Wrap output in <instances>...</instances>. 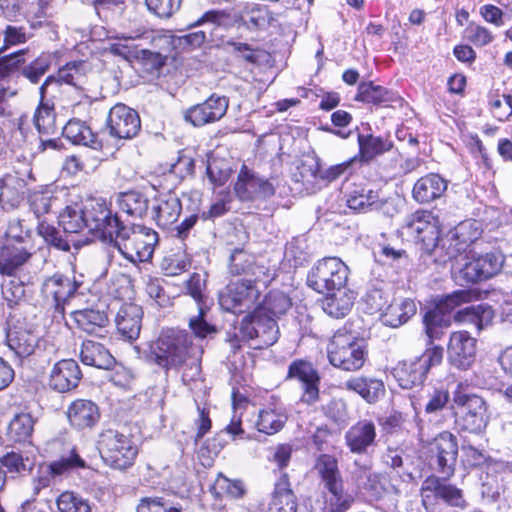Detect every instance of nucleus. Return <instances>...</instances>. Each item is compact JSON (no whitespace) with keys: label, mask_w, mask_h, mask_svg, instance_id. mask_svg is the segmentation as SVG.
<instances>
[{"label":"nucleus","mask_w":512,"mask_h":512,"mask_svg":"<svg viewBox=\"0 0 512 512\" xmlns=\"http://www.w3.org/2000/svg\"><path fill=\"white\" fill-rule=\"evenodd\" d=\"M348 266L339 257H324L318 260L307 276V284L321 294L343 289L348 281Z\"/></svg>","instance_id":"0eeeda50"},{"label":"nucleus","mask_w":512,"mask_h":512,"mask_svg":"<svg viewBox=\"0 0 512 512\" xmlns=\"http://www.w3.org/2000/svg\"><path fill=\"white\" fill-rule=\"evenodd\" d=\"M240 332L243 337L256 340L257 348L272 346L279 338V327L274 318H269L254 308L253 312L243 318Z\"/></svg>","instance_id":"4468645a"},{"label":"nucleus","mask_w":512,"mask_h":512,"mask_svg":"<svg viewBox=\"0 0 512 512\" xmlns=\"http://www.w3.org/2000/svg\"><path fill=\"white\" fill-rule=\"evenodd\" d=\"M345 388L360 395L367 403H376L385 394L382 380L371 377H354L345 382Z\"/></svg>","instance_id":"2f4dec72"},{"label":"nucleus","mask_w":512,"mask_h":512,"mask_svg":"<svg viewBox=\"0 0 512 512\" xmlns=\"http://www.w3.org/2000/svg\"><path fill=\"white\" fill-rule=\"evenodd\" d=\"M405 228L408 233L416 239L422 246V249L431 254L438 247L440 227L438 218L428 210H417L406 218Z\"/></svg>","instance_id":"9b49d317"},{"label":"nucleus","mask_w":512,"mask_h":512,"mask_svg":"<svg viewBox=\"0 0 512 512\" xmlns=\"http://www.w3.org/2000/svg\"><path fill=\"white\" fill-rule=\"evenodd\" d=\"M274 20L272 13L264 5H253L246 10V24L250 28H263Z\"/></svg>","instance_id":"13d9d810"},{"label":"nucleus","mask_w":512,"mask_h":512,"mask_svg":"<svg viewBox=\"0 0 512 512\" xmlns=\"http://www.w3.org/2000/svg\"><path fill=\"white\" fill-rule=\"evenodd\" d=\"M389 294L385 292L381 287H371L369 288L364 297L363 302L366 305V310L370 314H374L382 311L387 302H388Z\"/></svg>","instance_id":"052dcab7"},{"label":"nucleus","mask_w":512,"mask_h":512,"mask_svg":"<svg viewBox=\"0 0 512 512\" xmlns=\"http://www.w3.org/2000/svg\"><path fill=\"white\" fill-rule=\"evenodd\" d=\"M503 263V256L494 252L466 256L463 264L452 268V277L460 286L474 284L497 275Z\"/></svg>","instance_id":"6e6552de"},{"label":"nucleus","mask_w":512,"mask_h":512,"mask_svg":"<svg viewBox=\"0 0 512 512\" xmlns=\"http://www.w3.org/2000/svg\"><path fill=\"white\" fill-rule=\"evenodd\" d=\"M428 372L419 357L400 361L392 369V375L404 389H411L424 382Z\"/></svg>","instance_id":"393cba45"},{"label":"nucleus","mask_w":512,"mask_h":512,"mask_svg":"<svg viewBox=\"0 0 512 512\" xmlns=\"http://www.w3.org/2000/svg\"><path fill=\"white\" fill-rule=\"evenodd\" d=\"M494 317V311L487 304H479L460 310L455 315L458 322H468L476 326L478 330H482L491 323Z\"/></svg>","instance_id":"79ce46f5"},{"label":"nucleus","mask_w":512,"mask_h":512,"mask_svg":"<svg viewBox=\"0 0 512 512\" xmlns=\"http://www.w3.org/2000/svg\"><path fill=\"white\" fill-rule=\"evenodd\" d=\"M107 127L111 136L118 139H131L139 133L141 120L134 109L118 103L109 111Z\"/></svg>","instance_id":"2eb2a0df"},{"label":"nucleus","mask_w":512,"mask_h":512,"mask_svg":"<svg viewBox=\"0 0 512 512\" xmlns=\"http://www.w3.org/2000/svg\"><path fill=\"white\" fill-rule=\"evenodd\" d=\"M376 425L372 420L362 419L354 423L345 433V444L353 454L363 455L376 444Z\"/></svg>","instance_id":"aec40b11"},{"label":"nucleus","mask_w":512,"mask_h":512,"mask_svg":"<svg viewBox=\"0 0 512 512\" xmlns=\"http://www.w3.org/2000/svg\"><path fill=\"white\" fill-rule=\"evenodd\" d=\"M352 305V297L343 289L326 294L325 299L322 301L324 312L334 318H341L347 315Z\"/></svg>","instance_id":"37998d69"},{"label":"nucleus","mask_w":512,"mask_h":512,"mask_svg":"<svg viewBox=\"0 0 512 512\" xmlns=\"http://www.w3.org/2000/svg\"><path fill=\"white\" fill-rule=\"evenodd\" d=\"M476 358V339L467 331H456L450 335L447 346L448 362L459 370H467Z\"/></svg>","instance_id":"dca6fc26"},{"label":"nucleus","mask_w":512,"mask_h":512,"mask_svg":"<svg viewBox=\"0 0 512 512\" xmlns=\"http://www.w3.org/2000/svg\"><path fill=\"white\" fill-rule=\"evenodd\" d=\"M35 421L28 413L17 414L8 427V437L15 443H30Z\"/></svg>","instance_id":"a18cd8bd"},{"label":"nucleus","mask_w":512,"mask_h":512,"mask_svg":"<svg viewBox=\"0 0 512 512\" xmlns=\"http://www.w3.org/2000/svg\"><path fill=\"white\" fill-rule=\"evenodd\" d=\"M87 467L86 461L79 455L76 448L63 453L57 460L51 461L45 468L38 470L33 478L34 495L49 487L56 478L67 476L71 472Z\"/></svg>","instance_id":"f8f14e48"},{"label":"nucleus","mask_w":512,"mask_h":512,"mask_svg":"<svg viewBox=\"0 0 512 512\" xmlns=\"http://www.w3.org/2000/svg\"><path fill=\"white\" fill-rule=\"evenodd\" d=\"M83 68L84 63L81 61L67 63L58 70L56 76L51 75L47 77L52 79V82L49 84V90L57 91L62 83L82 89L81 84L84 78Z\"/></svg>","instance_id":"c9c22d12"},{"label":"nucleus","mask_w":512,"mask_h":512,"mask_svg":"<svg viewBox=\"0 0 512 512\" xmlns=\"http://www.w3.org/2000/svg\"><path fill=\"white\" fill-rule=\"evenodd\" d=\"M59 224L67 234H78L85 231L88 233L83 205L74 204L67 206L59 215Z\"/></svg>","instance_id":"4c0bfd02"},{"label":"nucleus","mask_w":512,"mask_h":512,"mask_svg":"<svg viewBox=\"0 0 512 512\" xmlns=\"http://www.w3.org/2000/svg\"><path fill=\"white\" fill-rule=\"evenodd\" d=\"M229 101L225 96L213 94L201 104L189 108L184 115L187 122L200 127L219 121L227 112Z\"/></svg>","instance_id":"a211bd4d"},{"label":"nucleus","mask_w":512,"mask_h":512,"mask_svg":"<svg viewBox=\"0 0 512 512\" xmlns=\"http://www.w3.org/2000/svg\"><path fill=\"white\" fill-rule=\"evenodd\" d=\"M476 296L477 292L470 289L456 290L443 297L436 306L447 313L463 303L472 301Z\"/></svg>","instance_id":"6e6d98bb"},{"label":"nucleus","mask_w":512,"mask_h":512,"mask_svg":"<svg viewBox=\"0 0 512 512\" xmlns=\"http://www.w3.org/2000/svg\"><path fill=\"white\" fill-rule=\"evenodd\" d=\"M347 206L358 212L379 210L384 205L377 192L373 190H354L349 193L346 200Z\"/></svg>","instance_id":"c03bdc74"},{"label":"nucleus","mask_w":512,"mask_h":512,"mask_svg":"<svg viewBox=\"0 0 512 512\" xmlns=\"http://www.w3.org/2000/svg\"><path fill=\"white\" fill-rule=\"evenodd\" d=\"M456 405L455 423L459 430L481 434L489 422L488 405L486 401L476 395L456 392L453 396Z\"/></svg>","instance_id":"423d86ee"},{"label":"nucleus","mask_w":512,"mask_h":512,"mask_svg":"<svg viewBox=\"0 0 512 512\" xmlns=\"http://www.w3.org/2000/svg\"><path fill=\"white\" fill-rule=\"evenodd\" d=\"M450 394L444 388L433 387L427 391L424 411L427 414H436L442 411L448 404Z\"/></svg>","instance_id":"5fc2aeb1"},{"label":"nucleus","mask_w":512,"mask_h":512,"mask_svg":"<svg viewBox=\"0 0 512 512\" xmlns=\"http://www.w3.org/2000/svg\"><path fill=\"white\" fill-rule=\"evenodd\" d=\"M355 100L374 105L389 106L400 102L401 98L396 92L383 86L375 85L370 81L359 84Z\"/></svg>","instance_id":"c85d7f7f"},{"label":"nucleus","mask_w":512,"mask_h":512,"mask_svg":"<svg viewBox=\"0 0 512 512\" xmlns=\"http://www.w3.org/2000/svg\"><path fill=\"white\" fill-rule=\"evenodd\" d=\"M229 269L234 275L251 274L255 280H260L261 274H265L264 267L256 265L253 257L241 248H236L231 253Z\"/></svg>","instance_id":"58836bf2"},{"label":"nucleus","mask_w":512,"mask_h":512,"mask_svg":"<svg viewBox=\"0 0 512 512\" xmlns=\"http://www.w3.org/2000/svg\"><path fill=\"white\" fill-rule=\"evenodd\" d=\"M329 362L336 368L354 372L367 360V350L357 338L345 329L337 330L327 346Z\"/></svg>","instance_id":"20e7f679"},{"label":"nucleus","mask_w":512,"mask_h":512,"mask_svg":"<svg viewBox=\"0 0 512 512\" xmlns=\"http://www.w3.org/2000/svg\"><path fill=\"white\" fill-rule=\"evenodd\" d=\"M231 23V15L226 10H209L205 12L196 22L190 25V27L196 26H211L210 33L213 28L228 26Z\"/></svg>","instance_id":"bf43d9fd"},{"label":"nucleus","mask_w":512,"mask_h":512,"mask_svg":"<svg viewBox=\"0 0 512 512\" xmlns=\"http://www.w3.org/2000/svg\"><path fill=\"white\" fill-rule=\"evenodd\" d=\"M319 377L312 363L302 359L294 360L288 367L287 379H295L299 383L317 380Z\"/></svg>","instance_id":"3c124183"},{"label":"nucleus","mask_w":512,"mask_h":512,"mask_svg":"<svg viewBox=\"0 0 512 512\" xmlns=\"http://www.w3.org/2000/svg\"><path fill=\"white\" fill-rule=\"evenodd\" d=\"M255 279H242L228 284L219 294V304L225 311L241 314L254 308L260 296Z\"/></svg>","instance_id":"1a4fd4ad"},{"label":"nucleus","mask_w":512,"mask_h":512,"mask_svg":"<svg viewBox=\"0 0 512 512\" xmlns=\"http://www.w3.org/2000/svg\"><path fill=\"white\" fill-rule=\"evenodd\" d=\"M291 307L292 300L286 293L272 290L255 309L258 310V313L274 318L277 322V319L285 315Z\"/></svg>","instance_id":"f704fd0d"},{"label":"nucleus","mask_w":512,"mask_h":512,"mask_svg":"<svg viewBox=\"0 0 512 512\" xmlns=\"http://www.w3.org/2000/svg\"><path fill=\"white\" fill-rule=\"evenodd\" d=\"M62 134L76 145L88 146L93 149L101 148V143L91 128L79 119H71L62 128Z\"/></svg>","instance_id":"473e14b6"},{"label":"nucleus","mask_w":512,"mask_h":512,"mask_svg":"<svg viewBox=\"0 0 512 512\" xmlns=\"http://www.w3.org/2000/svg\"><path fill=\"white\" fill-rule=\"evenodd\" d=\"M51 65V59L48 55H40L30 64L22 69V75L31 83H38L40 78L48 71Z\"/></svg>","instance_id":"680f3d73"},{"label":"nucleus","mask_w":512,"mask_h":512,"mask_svg":"<svg viewBox=\"0 0 512 512\" xmlns=\"http://www.w3.org/2000/svg\"><path fill=\"white\" fill-rule=\"evenodd\" d=\"M39 344V336L33 331L14 327L7 334L8 347L19 357L26 358L32 355Z\"/></svg>","instance_id":"c756f323"},{"label":"nucleus","mask_w":512,"mask_h":512,"mask_svg":"<svg viewBox=\"0 0 512 512\" xmlns=\"http://www.w3.org/2000/svg\"><path fill=\"white\" fill-rule=\"evenodd\" d=\"M32 257V253L22 246L4 245L0 247V275L12 277Z\"/></svg>","instance_id":"a878e982"},{"label":"nucleus","mask_w":512,"mask_h":512,"mask_svg":"<svg viewBox=\"0 0 512 512\" xmlns=\"http://www.w3.org/2000/svg\"><path fill=\"white\" fill-rule=\"evenodd\" d=\"M182 212V203L179 196L173 191L158 193L152 204V218L157 225L168 228L174 224Z\"/></svg>","instance_id":"412c9836"},{"label":"nucleus","mask_w":512,"mask_h":512,"mask_svg":"<svg viewBox=\"0 0 512 512\" xmlns=\"http://www.w3.org/2000/svg\"><path fill=\"white\" fill-rule=\"evenodd\" d=\"M258 178L252 175L244 166L238 175L234 190L241 200H252L257 196Z\"/></svg>","instance_id":"8fccbe9b"},{"label":"nucleus","mask_w":512,"mask_h":512,"mask_svg":"<svg viewBox=\"0 0 512 512\" xmlns=\"http://www.w3.org/2000/svg\"><path fill=\"white\" fill-rule=\"evenodd\" d=\"M66 414L69 424L79 431L93 428L100 419L98 406L91 400L85 399L73 401Z\"/></svg>","instance_id":"b1692460"},{"label":"nucleus","mask_w":512,"mask_h":512,"mask_svg":"<svg viewBox=\"0 0 512 512\" xmlns=\"http://www.w3.org/2000/svg\"><path fill=\"white\" fill-rule=\"evenodd\" d=\"M117 203L123 212L136 218H143L149 209L148 198L143 193L135 190L120 193Z\"/></svg>","instance_id":"e433bc0d"},{"label":"nucleus","mask_w":512,"mask_h":512,"mask_svg":"<svg viewBox=\"0 0 512 512\" xmlns=\"http://www.w3.org/2000/svg\"><path fill=\"white\" fill-rule=\"evenodd\" d=\"M186 289L198 306H203L205 304L206 275L193 273L186 281Z\"/></svg>","instance_id":"338daca9"},{"label":"nucleus","mask_w":512,"mask_h":512,"mask_svg":"<svg viewBox=\"0 0 512 512\" xmlns=\"http://www.w3.org/2000/svg\"><path fill=\"white\" fill-rule=\"evenodd\" d=\"M51 78H46L39 88L40 101L33 116V122L41 136H51L57 133L54 101L49 97Z\"/></svg>","instance_id":"6ab92c4d"},{"label":"nucleus","mask_w":512,"mask_h":512,"mask_svg":"<svg viewBox=\"0 0 512 512\" xmlns=\"http://www.w3.org/2000/svg\"><path fill=\"white\" fill-rule=\"evenodd\" d=\"M490 108L498 121H506L512 116V95H495L490 99Z\"/></svg>","instance_id":"e2e57ef3"},{"label":"nucleus","mask_w":512,"mask_h":512,"mask_svg":"<svg viewBox=\"0 0 512 512\" xmlns=\"http://www.w3.org/2000/svg\"><path fill=\"white\" fill-rule=\"evenodd\" d=\"M143 310L135 303H123L115 316V324L120 336L128 341L136 340L142 327Z\"/></svg>","instance_id":"5701e85b"},{"label":"nucleus","mask_w":512,"mask_h":512,"mask_svg":"<svg viewBox=\"0 0 512 512\" xmlns=\"http://www.w3.org/2000/svg\"><path fill=\"white\" fill-rule=\"evenodd\" d=\"M205 309L203 306H199V312L196 316H193L189 320V328L195 335L200 339H205L216 334L217 329L214 325L208 323L205 318Z\"/></svg>","instance_id":"0e129e2a"},{"label":"nucleus","mask_w":512,"mask_h":512,"mask_svg":"<svg viewBox=\"0 0 512 512\" xmlns=\"http://www.w3.org/2000/svg\"><path fill=\"white\" fill-rule=\"evenodd\" d=\"M287 421V415L281 408L268 406L259 412L257 429L259 432L272 435L279 432Z\"/></svg>","instance_id":"ea45409f"},{"label":"nucleus","mask_w":512,"mask_h":512,"mask_svg":"<svg viewBox=\"0 0 512 512\" xmlns=\"http://www.w3.org/2000/svg\"><path fill=\"white\" fill-rule=\"evenodd\" d=\"M110 242L125 259L136 264L152 258L158 234L145 226L128 228L121 224Z\"/></svg>","instance_id":"f03ea898"},{"label":"nucleus","mask_w":512,"mask_h":512,"mask_svg":"<svg viewBox=\"0 0 512 512\" xmlns=\"http://www.w3.org/2000/svg\"><path fill=\"white\" fill-rule=\"evenodd\" d=\"M447 189V182L438 174H428L417 180L413 197L419 203H429L440 198Z\"/></svg>","instance_id":"cd10ccee"},{"label":"nucleus","mask_w":512,"mask_h":512,"mask_svg":"<svg viewBox=\"0 0 512 512\" xmlns=\"http://www.w3.org/2000/svg\"><path fill=\"white\" fill-rule=\"evenodd\" d=\"M466 38L468 41L473 43L478 47H483L490 44L494 37L492 33L483 26L477 25L475 23H470L465 29Z\"/></svg>","instance_id":"774afa93"},{"label":"nucleus","mask_w":512,"mask_h":512,"mask_svg":"<svg viewBox=\"0 0 512 512\" xmlns=\"http://www.w3.org/2000/svg\"><path fill=\"white\" fill-rule=\"evenodd\" d=\"M191 336L184 330H167L151 346L150 359L163 369H179L195 352Z\"/></svg>","instance_id":"f257e3e1"},{"label":"nucleus","mask_w":512,"mask_h":512,"mask_svg":"<svg viewBox=\"0 0 512 512\" xmlns=\"http://www.w3.org/2000/svg\"><path fill=\"white\" fill-rule=\"evenodd\" d=\"M82 377L79 365L72 359L58 361L52 368L49 377L51 389L66 393L75 389Z\"/></svg>","instance_id":"4be33fe9"},{"label":"nucleus","mask_w":512,"mask_h":512,"mask_svg":"<svg viewBox=\"0 0 512 512\" xmlns=\"http://www.w3.org/2000/svg\"><path fill=\"white\" fill-rule=\"evenodd\" d=\"M207 175L215 186L224 185L231 175V167L227 161L220 158L208 160Z\"/></svg>","instance_id":"603ef678"},{"label":"nucleus","mask_w":512,"mask_h":512,"mask_svg":"<svg viewBox=\"0 0 512 512\" xmlns=\"http://www.w3.org/2000/svg\"><path fill=\"white\" fill-rule=\"evenodd\" d=\"M314 469L320 476L322 483L341 476L337 459L330 454H320L316 458Z\"/></svg>","instance_id":"864d4df0"},{"label":"nucleus","mask_w":512,"mask_h":512,"mask_svg":"<svg viewBox=\"0 0 512 512\" xmlns=\"http://www.w3.org/2000/svg\"><path fill=\"white\" fill-rule=\"evenodd\" d=\"M77 327L88 334L101 335L108 318L104 312L93 309H84L74 312Z\"/></svg>","instance_id":"a19ab883"},{"label":"nucleus","mask_w":512,"mask_h":512,"mask_svg":"<svg viewBox=\"0 0 512 512\" xmlns=\"http://www.w3.org/2000/svg\"><path fill=\"white\" fill-rule=\"evenodd\" d=\"M81 285L82 282L75 278L54 274L45 280L42 292L47 299L53 300L55 310L63 315L65 304L78 293Z\"/></svg>","instance_id":"f3484780"},{"label":"nucleus","mask_w":512,"mask_h":512,"mask_svg":"<svg viewBox=\"0 0 512 512\" xmlns=\"http://www.w3.org/2000/svg\"><path fill=\"white\" fill-rule=\"evenodd\" d=\"M81 361L89 366L109 370L115 364V358L101 343L86 340L82 343L80 351Z\"/></svg>","instance_id":"7c9ffc66"},{"label":"nucleus","mask_w":512,"mask_h":512,"mask_svg":"<svg viewBox=\"0 0 512 512\" xmlns=\"http://www.w3.org/2000/svg\"><path fill=\"white\" fill-rule=\"evenodd\" d=\"M87 222L88 234L102 240H113L114 234L122 224L115 214L108 208L104 200L91 199L83 205Z\"/></svg>","instance_id":"9d476101"},{"label":"nucleus","mask_w":512,"mask_h":512,"mask_svg":"<svg viewBox=\"0 0 512 512\" xmlns=\"http://www.w3.org/2000/svg\"><path fill=\"white\" fill-rule=\"evenodd\" d=\"M60 512H91L90 501L73 491H64L56 499Z\"/></svg>","instance_id":"de8ad7c7"},{"label":"nucleus","mask_w":512,"mask_h":512,"mask_svg":"<svg viewBox=\"0 0 512 512\" xmlns=\"http://www.w3.org/2000/svg\"><path fill=\"white\" fill-rule=\"evenodd\" d=\"M457 456V438L449 431L438 434L429 445L430 466L441 475H454Z\"/></svg>","instance_id":"ddd939ff"},{"label":"nucleus","mask_w":512,"mask_h":512,"mask_svg":"<svg viewBox=\"0 0 512 512\" xmlns=\"http://www.w3.org/2000/svg\"><path fill=\"white\" fill-rule=\"evenodd\" d=\"M268 512H297V502L286 475L275 484Z\"/></svg>","instance_id":"72a5a7b5"},{"label":"nucleus","mask_w":512,"mask_h":512,"mask_svg":"<svg viewBox=\"0 0 512 512\" xmlns=\"http://www.w3.org/2000/svg\"><path fill=\"white\" fill-rule=\"evenodd\" d=\"M416 311L417 306L412 299H394L381 314V320L386 326L397 328L407 323Z\"/></svg>","instance_id":"bb28decb"},{"label":"nucleus","mask_w":512,"mask_h":512,"mask_svg":"<svg viewBox=\"0 0 512 512\" xmlns=\"http://www.w3.org/2000/svg\"><path fill=\"white\" fill-rule=\"evenodd\" d=\"M37 232L49 245L62 251L70 250L69 241L54 226L42 221L37 226Z\"/></svg>","instance_id":"4d7b16f0"},{"label":"nucleus","mask_w":512,"mask_h":512,"mask_svg":"<svg viewBox=\"0 0 512 512\" xmlns=\"http://www.w3.org/2000/svg\"><path fill=\"white\" fill-rule=\"evenodd\" d=\"M97 443L102 460L113 469L130 468L138 455V447L132 438L115 429H104Z\"/></svg>","instance_id":"39448f33"},{"label":"nucleus","mask_w":512,"mask_h":512,"mask_svg":"<svg viewBox=\"0 0 512 512\" xmlns=\"http://www.w3.org/2000/svg\"><path fill=\"white\" fill-rule=\"evenodd\" d=\"M358 144L362 158L371 160L374 157L388 152L393 147V142L384 137L373 135H358Z\"/></svg>","instance_id":"49530a36"},{"label":"nucleus","mask_w":512,"mask_h":512,"mask_svg":"<svg viewBox=\"0 0 512 512\" xmlns=\"http://www.w3.org/2000/svg\"><path fill=\"white\" fill-rule=\"evenodd\" d=\"M182 0H146L150 12L160 18H169L177 12Z\"/></svg>","instance_id":"69168bd1"},{"label":"nucleus","mask_w":512,"mask_h":512,"mask_svg":"<svg viewBox=\"0 0 512 512\" xmlns=\"http://www.w3.org/2000/svg\"><path fill=\"white\" fill-rule=\"evenodd\" d=\"M451 477L429 475L420 487L421 503L426 512H442L441 502L447 506L464 510L468 502L462 489L449 482Z\"/></svg>","instance_id":"7ed1b4c3"},{"label":"nucleus","mask_w":512,"mask_h":512,"mask_svg":"<svg viewBox=\"0 0 512 512\" xmlns=\"http://www.w3.org/2000/svg\"><path fill=\"white\" fill-rule=\"evenodd\" d=\"M475 224L476 222H462L460 225L457 226L455 232L451 233V240H458V243L453 248L451 244L449 245L446 253L447 259L451 260L455 258L461 250L465 249V246L468 243H471L478 238L480 233L477 227L474 228V232L472 235H466V232L472 229Z\"/></svg>","instance_id":"09e8293b"}]
</instances>
